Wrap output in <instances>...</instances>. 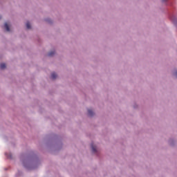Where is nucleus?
<instances>
[{
    "label": "nucleus",
    "mask_w": 177,
    "mask_h": 177,
    "mask_svg": "<svg viewBox=\"0 0 177 177\" xmlns=\"http://www.w3.org/2000/svg\"><path fill=\"white\" fill-rule=\"evenodd\" d=\"M91 149L93 153H96V146L93 145V144H91Z\"/></svg>",
    "instance_id": "obj_3"
},
{
    "label": "nucleus",
    "mask_w": 177,
    "mask_h": 177,
    "mask_svg": "<svg viewBox=\"0 0 177 177\" xmlns=\"http://www.w3.org/2000/svg\"><path fill=\"white\" fill-rule=\"evenodd\" d=\"M163 2H165V0H162Z\"/></svg>",
    "instance_id": "obj_9"
},
{
    "label": "nucleus",
    "mask_w": 177,
    "mask_h": 177,
    "mask_svg": "<svg viewBox=\"0 0 177 177\" xmlns=\"http://www.w3.org/2000/svg\"><path fill=\"white\" fill-rule=\"evenodd\" d=\"M51 78L52 80H56V78H57V75L55 73H53L51 74Z\"/></svg>",
    "instance_id": "obj_1"
},
{
    "label": "nucleus",
    "mask_w": 177,
    "mask_h": 177,
    "mask_svg": "<svg viewBox=\"0 0 177 177\" xmlns=\"http://www.w3.org/2000/svg\"><path fill=\"white\" fill-rule=\"evenodd\" d=\"M174 75L176 76V78H177V71L174 73Z\"/></svg>",
    "instance_id": "obj_8"
},
{
    "label": "nucleus",
    "mask_w": 177,
    "mask_h": 177,
    "mask_svg": "<svg viewBox=\"0 0 177 177\" xmlns=\"http://www.w3.org/2000/svg\"><path fill=\"white\" fill-rule=\"evenodd\" d=\"M53 55H55V51H51V52H50V53H48V56H50V57L53 56Z\"/></svg>",
    "instance_id": "obj_7"
},
{
    "label": "nucleus",
    "mask_w": 177,
    "mask_h": 177,
    "mask_svg": "<svg viewBox=\"0 0 177 177\" xmlns=\"http://www.w3.org/2000/svg\"><path fill=\"white\" fill-rule=\"evenodd\" d=\"M88 115H89L90 117H92V115H93V111L92 110L88 109Z\"/></svg>",
    "instance_id": "obj_5"
},
{
    "label": "nucleus",
    "mask_w": 177,
    "mask_h": 177,
    "mask_svg": "<svg viewBox=\"0 0 177 177\" xmlns=\"http://www.w3.org/2000/svg\"><path fill=\"white\" fill-rule=\"evenodd\" d=\"M4 27L6 31H10V28H9V25H8V24H5Z\"/></svg>",
    "instance_id": "obj_2"
},
{
    "label": "nucleus",
    "mask_w": 177,
    "mask_h": 177,
    "mask_svg": "<svg viewBox=\"0 0 177 177\" xmlns=\"http://www.w3.org/2000/svg\"><path fill=\"white\" fill-rule=\"evenodd\" d=\"M26 28H28V30H30V28H31V24L30 23L26 24Z\"/></svg>",
    "instance_id": "obj_6"
},
{
    "label": "nucleus",
    "mask_w": 177,
    "mask_h": 177,
    "mask_svg": "<svg viewBox=\"0 0 177 177\" xmlns=\"http://www.w3.org/2000/svg\"><path fill=\"white\" fill-rule=\"evenodd\" d=\"M0 68H1V70H3V69H5V68H6V64H0Z\"/></svg>",
    "instance_id": "obj_4"
}]
</instances>
